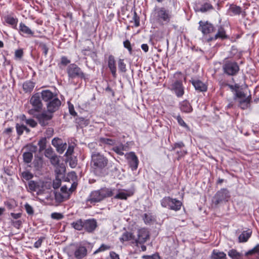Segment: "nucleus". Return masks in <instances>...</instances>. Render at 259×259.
<instances>
[{
    "label": "nucleus",
    "mask_w": 259,
    "mask_h": 259,
    "mask_svg": "<svg viewBox=\"0 0 259 259\" xmlns=\"http://www.w3.org/2000/svg\"><path fill=\"white\" fill-rule=\"evenodd\" d=\"M108 67L114 78L117 77L116 61L114 57L110 55L108 59Z\"/></svg>",
    "instance_id": "obj_18"
},
{
    "label": "nucleus",
    "mask_w": 259,
    "mask_h": 259,
    "mask_svg": "<svg viewBox=\"0 0 259 259\" xmlns=\"http://www.w3.org/2000/svg\"><path fill=\"white\" fill-rule=\"evenodd\" d=\"M180 109L182 112L190 113L192 111L193 108L190 103L186 101H183L180 103Z\"/></svg>",
    "instance_id": "obj_24"
},
{
    "label": "nucleus",
    "mask_w": 259,
    "mask_h": 259,
    "mask_svg": "<svg viewBox=\"0 0 259 259\" xmlns=\"http://www.w3.org/2000/svg\"><path fill=\"white\" fill-rule=\"evenodd\" d=\"M6 22L8 24L15 26L14 27L15 28L16 27L18 20L14 17L10 16L7 18Z\"/></svg>",
    "instance_id": "obj_44"
},
{
    "label": "nucleus",
    "mask_w": 259,
    "mask_h": 259,
    "mask_svg": "<svg viewBox=\"0 0 259 259\" xmlns=\"http://www.w3.org/2000/svg\"><path fill=\"white\" fill-rule=\"evenodd\" d=\"M211 259H227L226 254L223 251L214 249L211 254Z\"/></svg>",
    "instance_id": "obj_25"
},
{
    "label": "nucleus",
    "mask_w": 259,
    "mask_h": 259,
    "mask_svg": "<svg viewBox=\"0 0 259 259\" xmlns=\"http://www.w3.org/2000/svg\"><path fill=\"white\" fill-rule=\"evenodd\" d=\"M51 218L53 219L60 220L63 218V215L58 212H53L51 214Z\"/></svg>",
    "instance_id": "obj_53"
},
{
    "label": "nucleus",
    "mask_w": 259,
    "mask_h": 259,
    "mask_svg": "<svg viewBox=\"0 0 259 259\" xmlns=\"http://www.w3.org/2000/svg\"><path fill=\"white\" fill-rule=\"evenodd\" d=\"M25 210L27 213L29 215H32L34 213V211L32 207L29 204L26 203L24 205Z\"/></svg>",
    "instance_id": "obj_55"
},
{
    "label": "nucleus",
    "mask_w": 259,
    "mask_h": 259,
    "mask_svg": "<svg viewBox=\"0 0 259 259\" xmlns=\"http://www.w3.org/2000/svg\"><path fill=\"white\" fill-rule=\"evenodd\" d=\"M184 147H185V144L183 142L181 141L178 143H176L171 146V151L175 150L177 148L181 149Z\"/></svg>",
    "instance_id": "obj_51"
},
{
    "label": "nucleus",
    "mask_w": 259,
    "mask_h": 259,
    "mask_svg": "<svg viewBox=\"0 0 259 259\" xmlns=\"http://www.w3.org/2000/svg\"><path fill=\"white\" fill-rule=\"evenodd\" d=\"M66 71L69 78H79L85 79V74L82 72L81 68L74 63L69 65L67 68Z\"/></svg>",
    "instance_id": "obj_5"
},
{
    "label": "nucleus",
    "mask_w": 259,
    "mask_h": 259,
    "mask_svg": "<svg viewBox=\"0 0 259 259\" xmlns=\"http://www.w3.org/2000/svg\"><path fill=\"white\" fill-rule=\"evenodd\" d=\"M156 14L157 19L159 21L166 23H169L172 17L171 12L164 7L158 9Z\"/></svg>",
    "instance_id": "obj_8"
},
{
    "label": "nucleus",
    "mask_w": 259,
    "mask_h": 259,
    "mask_svg": "<svg viewBox=\"0 0 259 259\" xmlns=\"http://www.w3.org/2000/svg\"><path fill=\"white\" fill-rule=\"evenodd\" d=\"M257 254L259 256V244H257L254 248L248 250L245 253V255H250Z\"/></svg>",
    "instance_id": "obj_38"
},
{
    "label": "nucleus",
    "mask_w": 259,
    "mask_h": 259,
    "mask_svg": "<svg viewBox=\"0 0 259 259\" xmlns=\"http://www.w3.org/2000/svg\"><path fill=\"white\" fill-rule=\"evenodd\" d=\"M25 122L32 127H34L37 125V122L33 119H25Z\"/></svg>",
    "instance_id": "obj_57"
},
{
    "label": "nucleus",
    "mask_w": 259,
    "mask_h": 259,
    "mask_svg": "<svg viewBox=\"0 0 259 259\" xmlns=\"http://www.w3.org/2000/svg\"><path fill=\"white\" fill-rule=\"evenodd\" d=\"M16 128L18 135L21 136L23 134L25 129L26 128V126L23 124L17 123L16 125Z\"/></svg>",
    "instance_id": "obj_41"
},
{
    "label": "nucleus",
    "mask_w": 259,
    "mask_h": 259,
    "mask_svg": "<svg viewBox=\"0 0 259 259\" xmlns=\"http://www.w3.org/2000/svg\"><path fill=\"white\" fill-rule=\"evenodd\" d=\"M19 31L31 36H33L34 34V32L22 22L20 24Z\"/></svg>",
    "instance_id": "obj_29"
},
{
    "label": "nucleus",
    "mask_w": 259,
    "mask_h": 259,
    "mask_svg": "<svg viewBox=\"0 0 259 259\" xmlns=\"http://www.w3.org/2000/svg\"><path fill=\"white\" fill-rule=\"evenodd\" d=\"M125 156L132 170L133 171L136 170L138 167L139 160L135 153L133 152H131L127 153Z\"/></svg>",
    "instance_id": "obj_13"
},
{
    "label": "nucleus",
    "mask_w": 259,
    "mask_h": 259,
    "mask_svg": "<svg viewBox=\"0 0 259 259\" xmlns=\"http://www.w3.org/2000/svg\"><path fill=\"white\" fill-rule=\"evenodd\" d=\"M39 94L42 100L47 103L57 96L56 94L53 93L49 90H42Z\"/></svg>",
    "instance_id": "obj_19"
},
{
    "label": "nucleus",
    "mask_w": 259,
    "mask_h": 259,
    "mask_svg": "<svg viewBox=\"0 0 259 259\" xmlns=\"http://www.w3.org/2000/svg\"><path fill=\"white\" fill-rule=\"evenodd\" d=\"M176 117L178 121V122L181 126H182L187 129H188V130L189 129V126L185 122V121L183 120V119L182 118V117L180 116V115H178Z\"/></svg>",
    "instance_id": "obj_47"
},
{
    "label": "nucleus",
    "mask_w": 259,
    "mask_h": 259,
    "mask_svg": "<svg viewBox=\"0 0 259 259\" xmlns=\"http://www.w3.org/2000/svg\"><path fill=\"white\" fill-rule=\"evenodd\" d=\"M65 196H63L60 193H55V199L58 202H62L64 201Z\"/></svg>",
    "instance_id": "obj_50"
},
{
    "label": "nucleus",
    "mask_w": 259,
    "mask_h": 259,
    "mask_svg": "<svg viewBox=\"0 0 259 259\" xmlns=\"http://www.w3.org/2000/svg\"><path fill=\"white\" fill-rule=\"evenodd\" d=\"M34 116L36 117L41 126H45L49 124V121L52 118L53 115L48 112H44L38 114L36 113Z\"/></svg>",
    "instance_id": "obj_12"
},
{
    "label": "nucleus",
    "mask_w": 259,
    "mask_h": 259,
    "mask_svg": "<svg viewBox=\"0 0 259 259\" xmlns=\"http://www.w3.org/2000/svg\"><path fill=\"white\" fill-rule=\"evenodd\" d=\"M61 105V101L58 98V96L47 103L48 112L53 113L57 111Z\"/></svg>",
    "instance_id": "obj_11"
},
{
    "label": "nucleus",
    "mask_w": 259,
    "mask_h": 259,
    "mask_svg": "<svg viewBox=\"0 0 259 259\" xmlns=\"http://www.w3.org/2000/svg\"><path fill=\"white\" fill-rule=\"evenodd\" d=\"M187 151L184 150L177 151V154L178 155V159L179 160L181 157L187 154Z\"/></svg>",
    "instance_id": "obj_64"
},
{
    "label": "nucleus",
    "mask_w": 259,
    "mask_h": 259,
    "mask_svg": "<svg viewBox=\"0 0 259 259\" xmlns=\"http://www.w3.org/2000/svg\"><path fill=\"white\" fill-rule=\"evenodd\" d=\"M171 90L174 91L178 97H181L184 94V88L182 81L176 80L171 85Z\"/></svg>",
    "instance_id": "obj_15"
},
{
    "label": "nucleus",
    "mask_w": 259,
    "mask_h": 259,
    "mask_svg": "<svg viewBox=\"0 0 259 259\" xmlns=\"http://www.w3.org/2000/svg\"><path fill=\"white\" fill-rule=\"evenodd\" d=\"M228 255L232 259H238L242 255L241 253L238 252L236 249H232L230 250L228 253Z\"/></svg>",
    "instance_id": "obj_33"
},
{
    "label": "nucleus",
    "mask_w": 259,
    "mask_h": 259,
    "mask_svg": "<svg viewBox=\"0 0 259 259\" xmlns=\"http://www.w3.org/2000/svg\"><path fill=\"white\" fill-rule=\"evenodd\" d=\"M225 39L227 38V35L226 34V32L224 29L222 27H220L218 32L215 34L214 37H211L208 38L207 41L208 42L212 41L213 39H217L218 38Z\"/></svg>",
    "instance_id": "obj_22"
},
{
    "label": "nucleus",
    "mask_w": 259,
    "mask_h": 259,
    "mask_svg": "<svg viewBox=\"0 0 259 259\" xmlns=\"http://www.w3.org/2000/svg\"><path fill=\"white\" fill-rule=\"evenodd\" d=\"M251 233L252 232L250 230L242 232L238 237L239 242H246L247 241L248 239L251 236Z\"/></svg>",
    "instance_id": "obj_27"
},
{
    "label": "nucleus",
    "mask_w": 259,
    "mask_h": 259,
    "mask_svg": "<svg viewBox=\"0 0 259 259\" xmlns=\"http://www.w3.org/2000/svg\"><path fill=\"white\" fill-rule=\"evenodd\" d=\"M99 141L102 144H106L110 146L114 145L116 143V141L114 139L103 137L100 138Z\"/></svg>",
    "instance_id": "obj_32"
},
{
    "label": "nucleus",
    "mask_w": 259,
    "mask_h": 259,
    "mask_svg": "<svg viewBox=\"0 0 259 259\" xmlns=\"http://www.w3.org/2000/svg\"><path fill=\"white\" fill-rule=\"evenodd\" d=\"M66 143H63L62 142V143L60 144L59 146L57 147V148H56V150L60 154H62L66 149Z\"/></svg>",
    "instance_id": "obj_48"
},
{
    "label": "nucleus",
    "mask_w": 259,
    "mask_h": 259,
    "mask_svg": "<svg viewBox=\"0 0 259 259\" xmlns=\"http://www.w3.org/2000/svg\"><path fill=\"white\" fill-rule=\"evenodd\" d=\"M213 9V8L210 4L206 3L201 6L200 11L201 12L204 13Z\"/></svg>",
    "instance_id": "obj_39"
},
{
    "label": "nucleus",
    "mask_w": 259,
    "mask_h": 259,
    "mask_svg": "<svg viewBox=\"0 0 259 259\" xmlns=\"http://www.w3.org/2000/svg\"><path fill=\"white\" fill-rule=\"evenodd\" d=\"M135 237L134 234L131 232H125L123 233L121 237L120 238V240L121 242L132 241L133 243H135Z\"/></svg>",
    "instance_id": "obj_26"
},
{
    "label": "nucleus",
    "mask_w": 259,
    "mask_h": 259,
    "mask_svg": "<svg viewBox=\"0 0 259 259\" xmlns=\"http://www.w3.org/2000/svg\"><path fill=\"white\" fill-rule=\"evenodd\" d=\"M143 220L146 224L150 223L152 221V216L147 213H145L143 217Z\"/></svg>",
    "instance_id": "obj_59"
},
{
    "label": "nucleus",
    "mask_w": 259,
    "mask_h": 259,
    "mask_svg": "<svg viewBox=\"0 0 259 259\" xmlns=\"http://www.w3.org/2000/svg\"><path fill=\"white\" fill-rule=\"evenodd\" d=\"M39 48L42 52V54L44 56L46 57L49 51V47L44 42H40L39 44Z\"/></svg>",
    "instance_id": "obj_42"
},
{
    "label": "nucleus",
    "mask_w": 259,
    "mask_h": 259,
    "mask_svg": "<svg viewBox=\"0 0 259 259\" xmlns=\"http://www.w3.org/2000/svg\"><path fill=\"white\" fill-rule=\"evenodd\" d=\"M61 184V180L59 179H56L55 181H53V187L55 189H58L60 187Z\"/></svg>",
    "instance_id": "obj_61"
},
{
    "label": "nucleus",
    "mask_w": 259,
    "mask_h": 259,
    "mask_svg": "<svg viewBox=\"0 0 259 259\" xmlns=\"http://www.w3.org/2000/svg\"><path fill=\"white\" fill-rule=\"evenodd\" d=\"M227 85H228L229 87V88L232 90V91H235L236 93L239 88V85L238 84H235L234 85L230 84H227Z\"/></svg>",
    "instance_id": "obj_63"
},
{
    "label": "nucleus",
    "mask_w": 259,
    "mask_h": 259,
    "mask_svg": "<svg viewBox=\"0 0 259 259\" xmlns=\"http://www.w3.org/2000/svg\"><path fill=\"white\" fill-rule=\"evenodd\" d=\"M83 220L78 219L71 223L72 227L76 230L81 231L83 229Z\"/></svg>",
    "instance_id": "obj_30"
},
{
    "label": "nucleus",
    "mask_w": 259,
    "mask_h": 259,
    "mask_svg": "<svg viewBox=\"0 0 259 259\" xmlns=\"http://www.w3.org/2000/svg\"><path fill=\"white\" fill-rule=\"evenodd\" d=\"M110 248V246L105 245L104 244H102L100 246V247L94 252V254H96L99 253V252H102V251H104L106 250H108Z\"/></svg>",
    "instance_id": "obj_45"
},
{
    "label": "nucleus",
    "mask_w": 259,
    "mask_h": 259,
    "mask_svg": "<svg viewBox=\"0 0 259 259\" xmlns=\"http://www.w3.org/2000/svg\"><path fill=\"white\" fill-rule=\"evenodd\" d=\"M133 20L135 22V26L138 27L140 25V18L135 11L134 13Z\"/></svg>",
    "instance_id": "obj_58"
},
{
    "label": "nucleus",
    "mask_w": 259,
    "mask_h": 259,
    "mask_svg": "<svg viewBox=\"0 0 259 259\" xmlns=\"http://www.w3.org/2000/svg\"><path fill=\"white\" fill-rule=\"evenodd\" d=\"M55 154H54V151L52 148L49 147L45 149V155L46 157L50 158Z\"/></svg>",
    "instance_id": "obj_43"
},
{
    "label": "nucleus",
    "mask_w": 259,
    "mask_h": 259,
    "mask_svg": "<svg viewBox=\"0 0 259 259\" xmlns=\"http://www.w3.org/2000/svg\"><path fill=\"white\" fill-rule=\"evenodd\" d=\"M137 238H135V243L138 246L139 244H143L149 239V232L147 229L142 228L137 231Z\"/></svg>",
    "instance_id": "obj_9"
},
{
    "label": "nucleus",
    "mask_w": 259,
    "mask_h": 259,
    "mask_svg": "<svg viewBox=\"0 0 259 259\" xmlns=\"http://www.w3.org/2000/svg\"><path fill=\"white\" fill-rule=\"evenodd\" d=\"M161 205L163 207H167L175 211L179 210L182 206V202L170 197H164L160 201Z\"/></svg>",
    "instance_id": "obj_4"
},
{
    "label": "nucleus",
    "mask_w": 259,
    "mask_h": 259,
    "mask_svg": "<svg viewBox=\"0 0 259 259\" xmlns=\"http://www.w3.org/2000/svg\"><path fill=\"white\" fill-rule=\"evenodd\" d=\"M145 259H160L158 254H154L152 255H144L143 256Z\"/></svg>",
    "instance_id": "obj_60"
},
{
    "label": "nucleus",
    "mask_w": 259,
    "mask_h": 259,
    "mask_svg": "<svg viewBox=\"0 0 259 259\" xmlns=\"http://www.w3.org/2000/svg\"><path fill=\"white\" fill-rule=\"evenodd\" d=\"M247 97L246 95L242 91H240L238 90L237 92L235 93V95L234 97V99L236 100L237 98L239 99L244 98Z\"/></svg>",
    "instance_id": "obj_49"
},
{
    "label": "nucleus",
    "mask_w": 259,
    "mask_h": 259,
    "mask_svg": "<svg viewBox=\"0 0 259 259\" xmlns=\"http://www.w3.org/2000/svg\"><path fill=\"white\" fill-rule=\"evenodd\" d=\"M23 158L25 163H29L32 160L33 154L32 152H25L23 154Z\"/></svg>",
    "instance_id": "obj_34"
},
{
    "label": "nucleus",
    "mask_w": 259,
    "mask_h": 259,
    "mask_svg": "<svg viewBox=\"0 0 259 259\" xmlns=\"http://www.w3.org/2000/svg\"><path fill=\"white\" fill-rule=\"evenodd\" d=\"M113 192L108 188H102L99 190L94 191L90 195L88 201L91 203L98 202L104 198L112 196Z\"/></svg>",
    "instance_id": "obj_2"
},
{
    "label": "nucleus",
    "mask_w": 259,
    "mask_h": 259,
    "mask_svg": "<svg viewBox=\"0 0 259 259\" xmlns=\"http://www.w3.org/2000/svg\"><path fill=\"white\" fill-rule=\"evenodd\" d=\"M133 195V192L128 190L119 192L115 196V199L126 200L128 197H130Z\"/></svg>",
    "instance_id": "obj_23"
},
{
    "label": "nucleus",
    "mask_w": 259,
    "mask_h": 259,
    "mask_svg": "<svg viewBox=\"0 0 259 259\" xmlns=\"http://www.w3.org/2000/svg\"><path fill=\"white\" fill-rule=\"evenodd\" d=\"M88 254L87 248L82 245L78 246L74 251V255L77 259H82Z\"/></svg>",
    "instance_id": "obj_20"
},
{
    "label": "nucleus",
    "mask_w": 259,
    "mask_h": 259,
    "mask_svg": "<svg viewBox=\"0 0 259 259\" xmlns=\"http://www.w3.org/2000/svg\"><path fill=\"white\" fill-rule=\"evenodd\" d=\"M23 56V51L22 49L17 50L15 52V57L16 59H20Z\"/></svg>",
    "instance_id": "obj_56"
},
{
    "label": "nucleus",
    "mask_w": 259,
    "mask_h": 259,
    "mask_svg": "<svg viewBox=\"0 0 259 259\" xmlns=\"http://www.w3.org/2000/svg\"><path fill=\"white\" fill-rule=\"evenodd\" d=\"M51 164L54 166L58 165L59 164V160L57 155L55 154L49 158Z\"/></svg>",
    "instance_id": "obj_46"
},
{
    "label": "nucleus",
    "mask_w": 259,
    "mask_h": 259,
    "mask_svg": "<svg viewBox=\"0 0 259 259\" xmlns=\"http://www.w3.org/2000/svg\"><path fill=\"white\" fill-rule=\"evenodd\" d=\"M47 139L46 138H41L38 142L39 146V151L40 152L46 149L47 147Z\"/></svg>",
    "instance_id": "obj_35"
},
{
    "label": "nucleus",
    "mask_w": 259,
    "mask_h": 259,
    "mask_svg": "<svg viewBox=\"0 0 259 259\" xmlns=\"http://www.w3.org/2000/svg\"><path fill=\"white\" fill-rule=\"evenodd\" d=\"M108 163V160L104 155L96 151L92 152L91 165L95 175H102L103 170L107 166Z\"/></svg>",
    "instance_id": "obj_1"
},
{
    "label": "nucleus",
    "mask_w": 259,
    "mask_h": 259,
    "mask_svg": "<svg viewBox=\"0 0 259 259\" xmlns=\"http://www.w3.org/2000/svg\"><path fill=\"white\" fill-rule=\"evenodd\" d=\"M230 197L229 190L226 188H223L218 191L214 195L212 202L215 205H218L224 201H227Z\"/></svg>",
    "instance_id": "obj_7"
},
{
    "label": "nucleus",
    "mask_w": 259,
    "mask_h": 259,
    "mask_svg": "<svg viewBox=\"0 0 259 259\" xmlns=\"http://www.w3.org/2000/svg\"><path fill=\"white\" fill-rule=\"evenodd\" d=\"M228 11L230 13H232L234 15H239L242 12L240 7L234 4L230 5Z\"/></svg>",
    "instance_id": "obj_28"
},
{
    "label": "nucleus",
    "mask_w": 259,
    "mask_h": 259,
    "mask_svg": "<svg viewBox=\"0 0 259 259\" xmlns=\"http://www.w3.org/2000/svg\"><path fill=\"white\" fill-rule=\"evenodd\" d=\"M62 142L61 139L58 138H55L52 141V144L56 148L61 144Z\"/></svg>",
    "instance_id": "obj_52"
},
{
    "label": "nucleus",
    "mask_w": 259,
    "mask_h": 259,
    "mask_svg": "<svg viewBox=\"0 0 259 259\" xmlns=\"http://www.w3.org/2000/svg\"><path fill=\"white\" fill-rule=\"evenodd\" d=\"M39 93L33 94L30 99V104L33 108L28 111L29 114L35 116L36 113L39 112L42 108L43 104Z\"/></svg>",
    "instance_id": "obj_3"
},
{
    "label": "nucleus",
    "mask_w": 259,
    "mask_h": 259,
    "mask_svg": "<svg viewBox=\"0 0 259 259\" xmlns=\"http://www.w3.org/2000/svg\"><path fill=\"white\" fill-rule=\"evenodd\" d=\"M97 227V223L95 219L83 220V229L89 233H92Z\"/></svg>",
    "instance_id": "obj_14"
},
{
    "label": "nucleus",
    "mask_w": 259,
    "mask_h": 259,
    "mask_svg": "<svg viewBox=\"0 0 259 259\" xmlns=\"http://www.w3.org/2000/svg\"><path fill=\"white\" fill-rule=\"evenodd\" d=\"M251 100V95H249L245 98L239 99V107H240L243 110L249 108L250 106Z\"/></svg>",
    "instance_id": "obj_21"
},
{
    "label": "nucleus",
    "mask_w": 259,
    "mask_h": 259,
    "mask_svg": "<svg viewBox=\"0 0 259 259\" xmlns=\"http://www.w3.org/2000/svg\"><path fill=\"white\" fill-rule=\"evenodd\" d=\"M44 239H45V237H40L39 238V239L34 243V247L37 248H39L41 246Z\"/></svg>",
    "instance_id": "obj_62"
},
{
    "label": "nucleus",
    "mask_w": 259,
    "mask_h": 259,
    "mask_svg": "<svg viewBox=\"0 0 259 259\" xmlns=\"http://www.w3.org/2000/svg\"><path fill=\"white\" fill-rule=\"evenodd\" d=\"M123 46H124V48H126L128 50L130 54H132V48L131 47V44L130 41L128 40H125L123 42Z\"/></svg>",
    "instance_id": "obj_54"
},
{
    "label": "nucleus",
    "mask_w": 259,
    "mask_h": 259,
    "mask_svg": "<svg viewBox=\"0 0 259 259\" xmlns=\"http://www.w3.org/2000/svg\"><path fill=\"white\" fill-rule=\"evenodd\" d=\"M34 87V83L31 81H26L23 84V89L25 92H31Z\"/></svg>",
    "instance_id": "obj_31"
},
{
    "label": "nucleus",
    "mask_w": 259,
    "mask_h": 259,
    "mask_svg": "<svg viewBox=\"0 0 259 259\" xmlns=\"http://www.w3.org/2000/svg\"><path fill=\"white\" fill-rule=\"evenodd\" d=\"M29 189L32 191H38L37 194L42 193L44 184L41 182H38L34 181H30L28 183Z\"/></svg>",
    "instance_id": "obj_16"
},
{
    "label": "nucleus",
    "mask_w": 259,
    "mask_h": 259,
    "mask_svg": "<svg viewBox=\"0 0 259 259\" xmlns=\"http://www.w3.org/2000/svg\"><path fill=\"white\" fill-rule=\"evenodd\" d=\"M223 70L224 72L227 75L234 76L238 72L239 67L236 62L226 60L223 64Z\"/></svg>",
    "instance_id": "obj_6"
},
{
    "label": "nucleus",
    "mask_w": 259,
    "mask_h": 259,
    "mask_svg": "<svg viewBox=\"0 0 259 259\" xmlns=\"http://www.w3.org/2000/svg\"><path fill=\"white\" fill-rule=\"evenodd\" d=\"M43 160L41 157H37L35 158L33 161V164L34 167L37 169L41 168L42 166Z\"/></svg>",
    "instance_id": "obj_40"
},
{
    "label": "nucleus",
    "mask_w": 259,
    "mask_h": 259,
    "mask_svg": "<svg viewBox=\"0 0 259 259\" xmlns=\"http://www.w3.org/2000/svg\"><path fill=\"white\" fill-rule=\"evenodd\" d=\"M190 82L197 92H204L207 90V85L199 79H192Z\"/></svg>",
    "instance_id": "obj_17"
},
{
    "label": "nucleus",
    "mask_w": 259,
    "mask_h": 259,
    "mask_svg": "<svg viewBox=\"0 0 259 259\" xmlns=\"http://www.w3.org/2000/svg\"><path fill=\"white\" fill-rule=\"evenodd\" d=\"M118 67L120 72L125 73L126 71V64L124 63L123 59H119L118 60Z\"/></svg>",
    "instance_id": "obj_36"
},
{
    "label": "nucleus",
    "mask_w": 259,
    "mask_h": 259,
    "mask_svg": "<svg viewBox=\"0 0 259 259\" xmlns=\"http://www.w3.org/2000/svg\"><path fill=\"white\" fill-rule=\"evenodd\" d=\"M198 30L201 31L203 35H207L213 32L214 31V27L208 21L201 20L199 22Z\"/></svg>",
    "instance_id": "obj_10"
},
{
    "label": "nucleus",
    "mask_w": 259,
    "mask_h": 259,
    "mask_svg": "<svg viewBox=\"0 0 259 259\" xmlns=\"http://www.w3.org/2000/svg\"><path fill=\"white\" fill-rule=\"evenodd\" d=\"M124 150V146L122 144L118 146H115L112 148V150L119 155H123L124 154L123 152Z\"/></svg>",
    "instance_id": "obj_37"
}]
</instances>
